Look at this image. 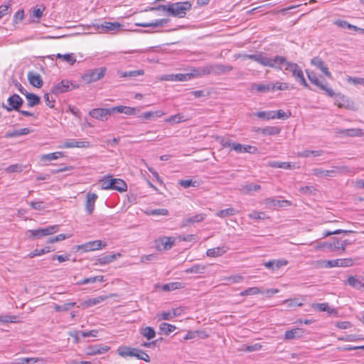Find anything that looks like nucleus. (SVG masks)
<instances>
[{
	"label": "nucleus",
	"instance_id": "26",
	"mask_svg": "<svg viewBox=\"0 0 364 364\" xmlns=\"http://www.w3.org/2000/svg\"><path fill=\"white\" fill-rule=\"evenodd\" d=\"M274 87L272 82L267 84H252V90H256L258 92L264 93L267 92H274Z\"/></svg>",
	"mask_w": 364,
	"mask_h": 364
},
{
	"label": "nucleus",
	"instance_id": "64",
	"mask_svg": "<svg viewBox=\"0 0 364 364\" xmlns=\"http://www.w3.org/2000/svg\"><path fill=\"white\" fill-rule=\"evenodd\" d=\"M136 358H137L139 360H144L146 362L150 361V357L149 355L145 353L144 350L138 349V351L136 355Z\"/></svg>",
	"mask_w": 364,
	"mask_h": 364
},
{
	"label": "nucleus",
	"instance_id": "55",
	"mask_svg": "<svg viewBox=\"0 0 364 364\" xmlns=\"http://www.w3.org/2000/svg\"><path fill=\"white\" fill-rule=\"evenodd\" d=\"M314 309L319 311H328V313L333 312V309H331L328 303L316 304L314 305Z\"/></svg>",
	"mask_w": 364,
	"mask_h": 364
},
{
	"label": "nucleus",
	"instance_id": "47",
	"mask_svg": "<svg viewBox=\"0 0 364 364\" xmlns=\"http://www.w3.org/2000/svg\"><path fill=\"white\" fill-rule=\"evenodd\" d=\"M63 156V154L62 152L57 151V152H54V153L42 155L41 157V159L43 161H53V160H56V159H59L60 157H62Z\"/></svg>",
	"mask_w": 364,
	"mask_h": 364
},
{
	"label": "nucleus",
	"instance_id": "3",
	"mask_svg": "<svg viewBox=\"0 0 364 364\" xmlns=\"http://www.w3.org/2000/svg\"><path fill=\"white\" fill-rule=\"evenodd\" d=\"M101 187L104 190H116L119 192H124L127 189V185L124 181L120 178H114L109 176L101 181Z\"/></svg>",
	"mask_w": 364,
	"mask_h": 364
},
{
	"label": "nucleus",
	"instance_id": "48",
	"mask_svg": "<svg viewBox=\"0 0 364 364\" xmlns=\"http://www.w3.org/2000/svg\"><path fill=\"white\" fill-rule=\"evenodd\" d=\"M178 184L184 188H188L191 186L198 187L200 185L199 182L193 181V179L180 180Z\"/></svg>",
	"mask_w": 364,
	"mask_h": 364
},
{
	"label": "nucleus",
	"instance_id": "12",
	"mask_svg": "<svg viewBox=\"0 0 364 364\" xmlns=\"http://www.w3.org/2000/svg\"><path fill=\"white\" fill-rule=\"evenodd\" d=\"M209 65L210 74H213L215 75H220L228 73L233 69L232 66L230 65H223L220 63H214Z\"/></svg>",
	"mask_w": 364,
	"mask_h": 364
},
{
	"label": "nucleus",
	"instance_id": "21",
	"mask_svg": "<svg viewBox=\"0 0 364 364\" xmlns=\"http://www.w3.org/2000/svg\"><path fill=\"white\" fill-rule=\"evenodd\" d=\"M347 283L356 289L364 288V276H350L347 279Z\"/></svg>",
	"mask_w": 364,
	"mask_h": 364
},
{
	"label": "nucleus",
	"instance_id": "42",
	"mask_svg": "<svg viewBox=\"0 0 364 364\" xmlns=\"http://www.w3.org/2000/svg\"><path fill=\"white\" fill-rule=\"evenodd\" d=\"M140 333L148 340H151L156 336V331L154 328L147 326L140 329Z\"/></svg>",
	"mask_w": 364,
	"mask_h": 364
},
{
	"label": "nucleus",
	"instance_id": "15",
	"mask_svg": "<svg viewBox=\"0 0 364 364\" xmlns=\"http://www.w3.org/2000/svg\"><path fill=\"white\" fill-rule=\"evenodd\" d=\"M114 294H109V295H101L95 298H90L85 301H84L82 303V306L83 308H88L92 306H95L105 300H107L109 298L113 297Z\"/></svg>",
	"mask_w": 364,
	"mask_h": 364
},
{
	"label": "nucleus",
	"instance_id": "50",
	"mask_svg": "<svg viewBox=\"0 0 364 364\" xmlns=\"http://www.w3.org/2000/svg\"><path fill=\"white\" fill-rule=\"evenodd\" d=\"M103 281H104V277L99 275V276H95V277L83 279L78 282V284H90V283H95L96 282H103Z\"/></svg>",
	"mask_w": 364,
	"mask_h": 364
},
{
	"label": "nucleus",
	"instance_id": "31",
	"mask_svg": "<svg viewBox=\"0 0 364 364\" xmlns=\"http://www.w3.org/2000/svg\"><path fill=\"white\" fill-rule=\"evenodd\" d=\"M164 80L171 81H187L190 80V76L189 73L172 74L166 75Z\"/></svg>",
	"mask_w": 364,
	"mask_h": 364
},
{
	"label": "nucleus",
	"instance_id": "56",
	"mask_svg": "<svg viewBox=\"0 0 364 364\" xmlns=\"http://www.w3.org/2000/svg\"><path fill=\"white\" fill-rule=\"evenodd\" d=\"M272 85L274 87V92L276 90H287L289 88V85L287 82H272Z\"/></svg>",
	"mask_w": 364,
	"mask_h": 364
},
{
	"label": "nucleus",
	"instance_id": "34",
	"mask_svg": "<svg viewBox=\"0 0 364 364\" xmlns=\"http://www.w3.org/2000/svg\"><path fill=\"white\" fill-rule=\"evenodd\" d=\"M205 218V215L203 213L197 214L194 216L189 217L182 221V226H187L191 223H199Z\"/></svg>",
	"mask_w": 364,
	"mask_h": 364
},
{
	"label": "nucleus",
	"instance_id": "14",
	"mask_svg": "<svg viewBox=\"0 0 364 364\" xmlns=\"http://www.w3.org/2000/svg\"><path fill=\"white\" fill-rule=\"evenodd\" d=\"M340 242V240L334 237L333 238L332 242H319L315 247L316 250H325L327 249L329 251H338V245Z\"/></svg>",
	"mask_w": 364,
	"mask_h": 364
},
{
	"label": "nucleus",
	"instance_id": "6",
	"mask_svg": "<svg viewBox=\"0 0 364 364\" xmlns=\"http://www.w3.org/2000/svg\"><path fill=\"white\" fill-rule=\"evenodd\" d=\"M106 68L101 67L99 68L89 70L82 75V80L87 84L101 80L106 73Z\"/></svg>",
	"mask_w": 364,
	"mask_h": 364
},
{
	"label": "nucleus",
	"instance_id": "9",
	"mask_svg": "<svg viewBox=\"0 0 364 364\" xmlns=\"http://www.w3.org/2000/svg\"><path fill=\"white\" fill-rule=\"evenodd\" d=\"M306 73L309 80L312 84L315 85L321 90L325 91L328 96H334L335 93L333 90L331 88L328 87L326 85H324L323 82L318 79V77H317L316 74L314 72L306 70Z\"/></svg>",
	"mask_w": 364,
	"mask_h": 364
},
{
	"label": "nucleus",
	"instance_id": "63",
	"mask_svg": "<svg viewBox=\"0 0 364 364\" xmlns=\"http://www.w3.org/2000/svg\"><path fill=\"white\" fill-rule=\"evenodd\" d=\"M22 171L23 166L18 164L11 165L6 168V171L9 173L21 172Z\"/></svg>",
	"mask_w": 364,
	"mask_h": 364
},
{
	"label": "nucleus",
	"instance_id": "27",
	"mask_svg": "<svg viewBox=\"0 0 364 364\" xmlns=\"http://www.w3.org/2000/svg\"><path fill=\"white\" fill-rule=\"evenodd\" d=\"M144 74V71L143 70H131V71H117V75L120 77L124 78H134L139 75H143Z\"/></svg>",
	"mask_w": 364,
	"mask_h": 364
},
{
	"label": "nucleus",
	"instance_id": "8",
	"mask_svg": "<svg viewBox=\"0 0 364 364\" xmlns=\"http://www.w3.org/2000/svg\"><path fill=\"white\" fill-rule=\"evenodd\" d=\"M7 101L9 105L2 103L1 107L8 112H11L12 110L20 111V108L23 103L22 98L17 94H14L9 97Z\"/></svg>",
	"mask_w": 364,
	"mask_h": 364
},
{
	"label": "nucleus",
	"instance_id": "51",
	"mask_svg": "<svg viewBox=\"0 0 364 364\" xmlns=\"http://www.w3.org/2000/svg\"><path fill=\"white\" fill-rule=\"evenodd\" d=\"M236 213H237V211L234 208H227L225 210H221L217 212L216 215L220 218H225V217H228L230 215H233Z\"/></svg>",
	"mask_w": 364,
	"mask_h": 364
},
{
	"label": "nucleus",
	"instance_id": "13",
	"mask_svg": "<svg viewBox=\"0 0 364 364\" xmlns=\"http://www.w3.org/2000/svg\"><path fill=\"white\" fill-rule=\"evenodd\" d=\"M94 26L99 31V32L107 33L119 30L122 27V25L118 22L105 21L101 24L94 25Z\"/></svg>",
	"mask_w": 364,
	"mask_h": 364
},
{
	"label": "nucleus",
	"instance_id": "5",
	"mask_svg": "<svg viewBox=\"0 0 364 364\" xmlns=\"http://www.w3.org/2000/svg\"><path fill=\"white\" fill-rule=\"evenodd\" d=\"M285 70L291 72L292 75L299 82H300L301 85L308 89H310L309 84L305 80L302 70L296 63L289 62L287 66L285 67Z\"/></svg>",
	"mask_w": 364,
	"mask_h": 364
},
{
	"label": "nucleus",
	"instance_id": "60",
	"mask_svg": "<svg viewBox=\"0 0 364 364\" xmlns=\"http://www.w3.org/2000/svg\"><path fill=\"white\" fill-rule=\"evenodd\" d=\"M248 217L255 220H265L268 218L266 214L263 212H252L248 215Z\"/></svg>",
	"mask_w": 364,
	"mask_h": 364
},
{
	"label": "nucleus",
	"instance_id": "45",
	"mask_svg": "<svg viewBox=\"0 0 364 364\" xmlns=\"http://www.w3.org/2000/svg\"><path fill=\"white\" fill-rule=\"evenodd\" d=\"M335 24L338 26L340 28H342L343 29H348V30H353V31H358L360 30V28L350 24L348 22L343 20H337L335 21Z\"/></svg>",
	"mask_w": 364,
	"mask_h": 364
},
{
	"label": "nucleus",
	"instance_id": "10",
	"mask_svg": "<svg viewBox=\"0 0 364 364\" xmlns=\"http://www.w3.org/2000/svg\"><path fill=\"white\" fill-rule=\"evenodd\" d=\"M114 107L106 109V108H95L92 109L89 112V114L98 120L106 121L109 116L114 114Z\"/></svg>",
	"mask_w": 364,
	"mask_h": 364
},
{
	"label": "nucleus",
	"instance_id": "4",
	"mask_svg": "<svg viewBox=\"0 0 364 364\" xmlns=\"http://www.w3.org/2000/svg\"><path fill=\"white\" fill-rule=\"evenodd\" d=\"M191 6L192 4L188 1L171 4V8H168V14L173 16L183 18L186 12L191 10Z\"/></svg>",
	"mask_w": 364,
	"mask_h": 364
},
{
	"label": "nucleus",
	"instance_id": "20",
	"mask_svg": "<svg viewBox=\"0 0 364 364\" xmlns=\"http://www.w3.org/2000/svg\"><path fill=\"white\" fill-rule=\"evenodd\" d=\"M311 65L320 69L323 73L328 77L331 78V73L329 72L328 67L325 65L324 62L319 57H314L311 60Z\"/></svg>",
	"mask_w": 364,
	"mask_h": 364
},
{
	"label": "nucleus",
	"instance_id": "53",
	"mask_svg": "<svg viewBox=\"0 0 364 364\" xmlns=\"http://www.w3.org/2000/svg\"><path fill=\"white\" fill-rule=\"evenodd\" d=\"M75 304V302L66 303L63 305L55 304L54 306V309L55 311H66L70 309L72 307H73Z\"/></svg>",
	"mask_w": 364,
	"mask_h": 364
},
{
	"label": "nucleus",
	"instance_id": "44",
	"mask_svg": "<svg viewBox=\"0 0 364 364\" xmlns=\"http://www.w3.org/2000/svg\"><path fill=\"white\" fill-rule=\"evenodd\" d=\"M176 327L172 324L168 323H162L159 326L160 333H164L166 335H168L173 331H175Z\"/></svg>",
	"mask_w": 364,
	"mask_h": 364
},
{
	"label": "nucleus",
	"instance_id": "46",
	"mask_svg": "<svg viewBox=\"0 0 364 364\" xmlns=\"http://www.w3.org/2000/svg\"><path fill=\"white\" fill-rule=\"evenodd\" d=\"M263 290L260 289L259 287H250L240 292V296H249V295H256L259 294H263Z\"/></svg>",
	"mask_w": 364,
	"mask_h": 364
},
{
	"label": "nucleus",
	"instance_id": "2",
	"mask_svg": "<svg viewBox=\"0 0 364 364\" xmlns=\"http://www.w3.org/2000/svg\"><path fill=\"white\" fill-rule=\"evenodd\" d=\"M289 61L287 60L284 56L274 55L270 56L267 53H264L262 66L269 67L276 70H284L285 67L287 66Z\"/></svg>",
	"mask_w": 364,
	"mask_h": 364
},
{
	"label": "nucleus",
	"instance_id": "11",
	"mask_svg": "<svg viewBox=\"0 0 364 364\" xmlns=\"http://www.w3.org/2000/svg\"><path fill=\"white\" fill-rule=\"evenodd\" d=\"M107 246L105 242L102 243L101 240H94L86 242L83 245H77V250H83L84 252L94 251L100 250L102 247Z\"/></svg>",
	"mask_w": 364,
	"mask_h": 364
},
{
	"label": "nucleus",
	"instance_id": "33",
	"mask_svg": "<svg viewBox=\"0 0 364 364\" xmlns=\"http://www.w3.org/2000/svg\"><path fill=\"white\" fill-rule=\"evenodd\" d=\"M264 54V53L259 52L256 54H243L240 55V57L242 58L243 59L252 60L262 65Z\"/></svg>",
	"mask_w": 364,
	"mask_h": 364
},
{
	"label": "nucleus",
	"instance_id": "23",
	"mask_svg": "<svg viewBox=\"0 0 364 364\" xmlns=\"http://www.w3.org/2000/svg\"><path fill=\"white\" fill-rule=\"evenodd\" d=\"M140 112L139 108L127 107L123 105L114 107V112L124 113L127 115H136Z\"/></svg>",
	"mask_w": 364,
	"mask_h": 364
},
{
	"label": "nucleus",
	"instance_id": "28",
	"mask_svg": "<svg viewBox=\"0 0 364 364\" xmlns=\"http://www.w3.org/2000/svg\"><path fill=\"white\" fill-rule=\"evenodd\" d=\"M32 130L29 128L16 129L13 132H8L5 134L6 138H14L30 134Z\"/></svg>",
	"mask_w": 364,
	"mask_h": 364
},
{
	"label": "nucleus",
	"instance_id": "62",
	"mask_svg": "<svg viewBox=\"0 0 364 364\" xmlns=\"http://www.w3.org/2000/svg\"><path fill=\"white\" fill-rule=\"evenodd\" d=\"M160 241L164 250L171 249L173 245V241L171 237H164L161 238Z\"/></svg>",
	"mask_w": 364,
	"mask_h": 364
},
{
	"label": "nucleus",
	"instance_id": "41",
	"mask_svg": "<svg viewBox=\"0 0 364 364\" xmlns=\"http://www.w3.org/2000/svg\"><path fill=\"white\" fill-rule=\"evenodd\" d=\"M183 287V284L181 282H170L166 284H164L161 287V289L164 291H170L176 289H179Z\"/></svg>",
	"mask_w": 364,
	"mask_h": 364
},
{
	"label": "nucleus",
	"instance_id": "52",
	"mask_svg": "<svg viewBox=\"0 0 364 364\" xmlns=\"http://www.w3.org/2000/svg\"><path fill=\"white\" fill-rule=\"evenodd\" d=\"M40 229H41V235H43V236L49 235L56 232L58 231V225H52V226H48L46 228H40Z\"/></svg>",
	"mask_w": 364,
	"mask_h": 364
},
{
	"label": "nucleus",
	"instance_id": "39",
	"mask_svg": "<svg viewBox=\"0 0 364 364\" xmlns=\"http://www.w3.org/2000/svg\"><path fill=\"white\" fill-rule=\"evenodd\" d=\"M260 189L261 186L258 184L247 183L242 186L240 191L243 194L247 195L250 194L251 191H257Z\"/></svg>",
	"mask_w": 364,
	"mask_h": 364
},
{
	"label": "nucleus",
	"instance_id": "37",
	"mask_svg": "<svg viewBox=\"0 0 364 364\" xmlns=\"http://www.w3.org/2000/svg\"><path fill=\"white\" fill-rule=\"evenodd\" d=\"M232 149L237 153H252V149L256 150L255 147H253L250 145H247L244 146L241 144L235 143L233 144Z\"/></svg>",
	"mask_w": 364,
	"mask_h": 364
},
{
	"label": "nucleus",
	"instance_id": "24",
	"mask_svg": "<svg viewBox=\"0 0 364 364\" xmlns=\"http://www.w3.org/2000/svg\"><path fill=\"white\" fill-rule=\"evenodd\" d=\"M90 146L88 141H77L75 139L67 140L63 143V145L61 146L62 148H87Z\"/></svg>",
	"mask_w": 364,
	"mask_h": 364
},
{
	"label": "nucleus",
	"instance_id": "49",
	"mask_svg": "<svg viewBox=\"0 0 364 364\" xmlns=\"http://www.w3.org/2000/svg\"><path fill=\"white\" fill-rule=\"evenodd\" d=\"M51 251H52V250H51V248L50 247H45L39 249V250L36 249L34 251H33L31 253H29L28 257L29 258H33V257H36V256H41V255H44L46 253L50 252Z\"/></svg>",
	"mask_w": 364,
	"mask_h": 364
},
{
	"label": "nucleus",
	"instance_id": "29",
	"mask_svg": "<svg viewBox=\"0 0 364 364\" xmlns=\"http://www.w3.org/2000/svg\"><path fill=\"white\" fill-rule=\"evenodd\" d=\"M120 257H121L120 253H116V254L108 255H102L97 258V262L100 264H109V263L116 260L117 258H119Z\"/></svg>",
	"mask_w": 364,
	"mask_h": 364
},
{
	"label": "nucleus",
	"instance_id": "54",
	"mask_svg": "<svg viewBox=\"0 0 364 364\" xmlns=\"http://www.w3.org/2000/svg\"><path fill=\"white\" fill-rule=\"evenodd\" d=\"M339 133L350 136H355L360 135L361 130L359 129H347L340 131Z\"/></svg>",
	"mask_w": 364,
	"mask_h": 364
},
{
	"label": "nucleus",
	"instance_id": "30",
	"mask_svg": "<svg viewBox=\"0 0 364 364\" xmlns=\"http://www.w3.org/2000/svg\"><path fill=\"white\" fill-rule=\"evenodd\" d=\"M303 334L304 331L302 328H293L285 332V338L287 340H291L296 338H301L303 336Z\"/></svg>",
	"mask_w": 364,
	"mask_h": 364
},
{
	"label": "nucleus",
	"instance_id": "1",
	"mask_svg": "<svg viewBox=\"0 0 364 364\" xmlns=\"http://www.w3.org/2000/svg\"><path fill=\"white\" fill-rule=\"evenodd\" d=\"M351 172L350 168L346 166H333L330 170L313 168L311 173L317 177L333 178L340 174H347Z\"/></svg>",
	"mask_w": 364,
	"mask_h": 364
},
{
	"label": "nucleus",
	"instance_id": "32",
	"mask_svg": "<svg viewBox=\"0 0 364 364\" xmlns=\"http://www.w3.org/2000/svg\"><path fill=\"white\" fill-rule=\"evenodd\" d=\"M227 252L225 247H218L211 249H208L206 252V255L210 257H216L223 255Z\"/></svg>",
	"mask_w": 364,
	"mask_h": 364
},
{
	"label": "nucleus",
	"instance_id": "25",
	"mask_svg": "<svg viewBox=\"0 0 364 364\" xmlns=\"http://www.w3.org/2000/svg\"><path fill=\"white\" fill-rule=\"evenodd\" d=\"M138 351V348H131L128 346H122L119 347L117 350L118 354L123 357H136V353Z\"/></svg>",
	"mask_w": 364,
	"mask_h": 364
},
{
	"label": "nucleus",
	"instance_id": "59",
	"mask_svg": "<svg viewBox=\"0 0 364 364\" xmlns=\"http://www.w3.org/2000/svg\"><path fill=\"white\" fill-rule=\"evenodd\" d=\"M184 121H186V119H184V116L181 115L180 114L173 115L166 119V122H170V123H179L181 122H184Z\"/></svg>",
	"mask_w": 364,
	"mask_h": 364
},
{
	"label": "nucleus",
	"instance_id": "16",
	"mask_svg": "<svg viewBox=\"0 0 364 364\" xmlns=\"http://www.w3.org/2000/svg\"><path fill=\"white\" fill-rule=\"evenodd\" d=\"M27 77L29 83L33 87L41 88L43 86V81L40 74L34 71H29Z\"/></svg>",
	"mask_w": 364,
	"mask_h": 364
},
{
	"label": "nucleus",
	"instance_id": "38",
	"mask_svg": "<svg viewBox=\"0 0 364 364\" xmlns=\"http://www.w3.org/2000/svg\"><path fill=\"white\" fill-rule=\"evenodd\" d=\"M26 97L28 101L27 105L29 107H34L41 102V98L36 94L28 93L26 94Z\"/></svg>",
	"mask_w": 364,
	"mask_h": 364
},
{
	"label": "nucleus",
	"instance_id": "57",
	"mask_svg": "<svg viewBox=\"0 0 364 364\" xmlns=\"http://www.w3.org/2000/svg\"><path fill=\"white\" fill-rule=\"evenodd\" d=\"M46 7L43 5L35 7L32 11V16L39 19L43 16V13Z\"/></svg>",
	"mask_w": 364,
	"mask_h": 364
},
{
	"label": "nucleus",
	"instance_id": "19",
	"mask_svg": "<svg viewBox=\"0 0 364 364\" xmlns=\"http://www.w3.org/2000/svg\"><path fill=\"white\" fill-rule=\"evenodd\" d=\"M98 196L95 193H88L86 196L85 210L89 215H91L95 210V201Z\"/></svg>",
	"mask_w": 364,
	"mask_h": 364
},
{
	"label": "nucleus",
	"instance_id": "43",
	"mask_svg": "<svg viewBox=\"0 0 364 364\" xmlns=\"http://www.w3.org/2000/svg\"><path fill=\"white\" fill-rule=\"evenodd\" d=\"M280 128L277 127H266L262 129H259V132H260L264 135H276L280 132Z\"/></svg>",
	"mask_w": 364,
	"mask_h": 364
},
{
	"label": "nucleus",
	"instance_id": "17",
	"mask_svg": "<svg viewBox=\"0 0 364 364\" xmlns=\"http://www.w3.org/2000/svg\"><path fill=\"white\" fill-rule=\"evenodd\" d=\"M288 264L287 259H272L264 263V266L272 271L279 269Z\"/></svg>",
	"mask_w": 364,
	"mask_h": 364
},
{
	"label": "nucleus",
	"instance_id": "61",
	"mask_svg": "<svg viewBox=\"0 0 364 364\" xmlns=\"http://www.w3.org/2000/svg\"><path fill=\"white\" fill-rule=\"evenodd\" d=\"M18 316H0V322L7 323H16L17 321Z\"/></svg>",
	"mask_w": 364,
	"mask_h": 364
},
{
	"label": "nucleus",
	"instance_id": "22",
	"mask_svg": "<svg viewBox=\"0 0 364 364\" xmlns=\"http://www.w3.org/2000/svg\"><path fill=\"white\" fill-rule=\"evenodd\" d=\"M109 350V347L107 346L102 345H95L89 346L86 349V354L88 355H94L98 354H102L106 353Z\"/></svg>",
	"mask_w": 364,
	"mask_h": 364
},
{
	"label": "nucleus",
	"instance_id": "18",
	"mask_svg": "<svg viewBox=\"0 0 364 364\" xmlns=\"http://www.w3.org/2000/svg\"><path fill=\"white\" fill-rule=\"evenodd\" d=\"M208 75H210L209 64L203 67L194 68L191 73H189L190 80L195 77H201Z\"/></svg>",
	"mask_w": 364,
	"mask_h": 364
},
{
	"label": "nucleus",
	"instance_id": "40",
	"mask_svg": "<svg viewBox=\"0 0 364 364\" xmlns=\"http://www.w3.org/2000/svg\"><path fill=\"white\" fill-rule=\"evenodd\" d=\"M18 364H45V360L39 358H21Z\"/></svg>",
	"mask_w": 364,
	"mask_h": 364
},
{
	"label": "nucleus",
	"instance_id": "58",
	"mask_svg": "<svg viewBox=\"0 0 364 364\" xmlns=\"http://www.w3.org/2000/svg\"><path fill=\"white\" fill-rule=\"evenodd\" d=\"M283 304L287 305V307H295V306H303V303L299 302L298 299H287L283 301Z\"/></svg>",
	"mask_w": 364,
	"mask_h": 364
},
{
	"label": "nucleus",
	"instance_id": "7",
	"mask_svg": "<svg viewBox=\"0 0 364 364\" xmlns=\"http://www.w3.org/2000/svg\"><path fill=\"white\" fill-rule=\"evenodd\" d=\"M77 87H78V86L73 84L70 80H63L61 82H58L51 88L50 92L58 95L59 94L73 90Z\"/></svg>",
	"mask_w": 364,
	"mask_h": 364
},
{
	"label": "nucleus",
	"instance_id": "35",
	"mask_svg": "<svg viewBox=\"0 0 364 364\" xmlns=\"http://www.w3.org/2000/svg\"><path fill=\"white\" fill-rule=\"evenodd\" d=\"M268 166L272 168H280L284 169H292L295 165L290 162L269 161Z\"/></svg>",
	"mask_w": 364,
	"mask_h": 364
},
{
	"label": "nucleus",
	"instance_id": "36",
	"mask_svg": "<svg viewBox=\"0 0 364 364\" xmlns=\"http://www.w3.org/2000/svg\"><path fill=\"white\" fill-rule=\"evenodd\" d=\"M206 268V265L196 264L192 266L191 267L186 269L185 270V272L186 274H203L205 272Z\"/></svg>",
	"mask_w": 364,
	"mask_h": 364
}]
</instances>
